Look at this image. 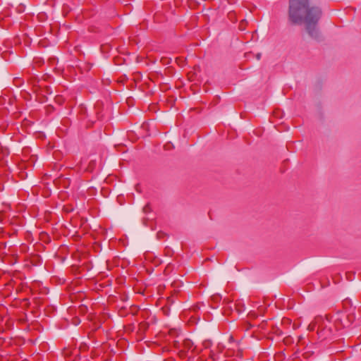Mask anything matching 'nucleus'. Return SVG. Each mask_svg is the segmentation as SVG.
Returning <instances> with one entry per match:
<instances>
[{"mask_svg": "<svg viewBox=\"0 0 361 361\" xmlns=\"http://www.w3.org/2000/svg\"><path fill=\"white\" fill-rule=\"evenodd\" d=\"M322 11L318 7H310L308 0H290L288 16L293 24L304 22L306 30L312 37H317L318 32L317 24L321 17Z\"/></svg>", "mask_w": 361, "mask_h": 361, "instance_id": "1", "label": "nucleus"}, {"mask_svg": "<svg viewBox=\"0 0 361 361\" xmlns=\"http://www.w3.org/2000/svg\"><path fill=\"white\" fill-rule=\"evenodd\" d=\"M170 343H172L173 346L178 350V354L181 359H189L198 354L201 350L194 345L191 340L188 338L181 341L173 339Z\"/></svg>", "mask_w": 361, "mask_h": 361, "instance_id": "2", "label": "nucleus"}, {"mask_svg": "<svg viewBox=\"0 0 361 361\" xmlns=\"http://www.w3.org/2000/svg\"><path fill=\"white\" fill-rule=\"evenodd\" d=\"M322 322V317H315L314 320L309 324L307 329L310 331H313L315 329H317V334L319 335V338H320L322 339H325L331 334V331H330V329H328V330L322 329L320 324H319Z\"/></svg>", "mask_w": 361, "mask_h": 361, "instance_id": "3", "label": "nucleus"}, {"mask_svg": "<svg viewBox=\"0 0 361 361\" xmlns=\"http://www.w3.org/2000/svg\"><path fill=\"white\" fill-rule=\"evenodd\" d=\"M180 282L174 281L171 286L173 288L172 290H171V295L167 298V302L169 304H173L174 302V298L176 297L179 293V290L177 289L180 287Z\"/></svg>", "mask_w": 361, "mask_h": 361, "instance_id": "4", "label": "nucleus"}, {"mask_svg": "<svg viewBox=\"0 0 361 361\" xmlns=\"http://www.w3.org/2000/svg\"><path fill=\"white\" fill-rule=\"evenodd\" d=\"M224 304H225L224 307V314H231L233 310H235L234 308V303H233L231 301H226V300H224Z\"/></svg>", "mask_w": 361, "mask_h": 361, "instance_id": "5", "label": "nucleus"}, {"mask_svg": "<svg viewBox=\"0 0 361 361\" xmlns=\"http://www.w3.org/2000/svg\"><path fill=\"white\" fill-rule=\"evenodd\" d=\"M149 328V323L147 322H142L139 324L138 331L140 334L145 333Z\"/></svg>", "mask_w": 361, "mask_h": 361, "instance_id": "6", "label": "nucleus"}, {"mask_svg": "<svg viewBox=\"0 0 361 361\" xmlns=\"http://www.w3.org/2000/svg\"><path fill=\"white\" fill-rule=\"evenodd\" d=\"M233 305L235 311H236L238 314H240L245 310L244 305L240 301L235 302Z\"/></svg>", "mask_w": 361, "mask_h": 361, "instance_id": "7", "label": "nucleus"}, {"mask_svg": "<svg viewBox=\"0 0 361 361\" xmlns=\"http://www.w3.org/2000/svg\"><path fill=\"white\" fill-rule=\"evenodd\" d=\"M13 84L16 87H20L23 84V80L21 78H15L13 79Z\"/></svg>", "mask_w": 361, "mask_h": 361, "instance_id": "8", "label": "nucleus"}, {"mask_svg": "<svg viewBox=\"0 0 361 361\" xmlns=\"http://www.w3.org/2000/svg\"><path fill=\"white\" fill-rule=\"evenodd\" d=\"M169 336L171 337V338H175L178 336V331L176 329H171L169 331Z\"/></svg>", "mask_w": 361, "mask_h": 361, "instance_id": "9", "label": "nucleus"}, {"mask_svg": "<svg viewBox=\"0 0 361 361\" xmlns=\"http://www.w3.org/2000/svg\"><path fill=\"white\" fill-rule=\"evenodd\" d=\"M94 165H95V161H90L87 169L89 171H92L93 170L94 167Z\"/></svg>", "mask_w": 361, "mask_h": 361, "instance_id": "10", "label": "nucleus"}, {"mask_svg": "<svg viewBox=\"0 0 361 361\" xmlns=\"http://www.w3.org/2000/svg\"><path fill=\"white\" fill-rule=\"evenodd\" d=\"M200 309V305L197 304V305L192 306L191 310H192L193 312H197Z\"/></svg>", "mask_w": 361, "mask_h": 361, "instance_id": "11", "label": "nucleus"}, {"mask_svg": "<svg viewBox=\"0 0 361 361\" xmlns=\"http://www.w3.org/2000/svg\"><path fill=\"white\" fill-rule=\"evenodd\" d=\"M44 92H45L46 93H47V94H50V93H51L50 90H49V87H47V86H46V87H44Z\"/></svg>", "mask_w": 361, "mask_h": 361, "instance_id": "12", "label": "nucleus"}, {"mask_svg": "<svg viewBox=\"0 0 361 361\" xmlns=\"http://www.w3.org/2000/svg\"><path fill=\"white\" fill-rule=\"evenodd\" d=\"M348 317L349 318L350 321H353V319H354V316L353 315H348Z\"/></svg>", "mask_w": 361, "mask_h": 361, "instance_id": "13", "label": "nucleus"}, {"mask_svg": "<svg viewBox=\"0 0 361 361\" xmlns=\"http://www.w3.org/2000/svg\"><path fill=\"white\" fill-rule=\"evenodd\" d=\"M251 326L252 325L250 324H247L246 330H248Z\"/></svg>", "mask_w": 361, "mask_h": 361, "instance_id": "14", "label": "nucleus"}, {"mask_svg": "<svg viewBox=\"0 0 361 361\" xmlns=\"http://www.w3.org/2000/svg\"><path fill=\"white\" fill-rule=\"evenodd\" d=\"M1 246H3L4 247H6V243H0V247H1Z\"/></svg>", "mask_w": 361, "mask_h": 361, "instance_id": "15", "label": "nucleus"}, {"mask_svg": "<svg viewBox=\"0 0 361 361\" xmlns=\"http://www.w3.org/2000/svg\"><path fill=\"white\" fill-rule=\"evenodd\" d=\"M29 82H30V83H31V84H32V83L34 82V81L32 80V79H30V80H29Z\"/></svg>", "mask_w": 361, "mask_h": 361, "instance_id": "16", "label": "nucleus"}, {"mask_svg": "<svg viewBox=\"0 0 361 361\" xmlns=\"http://www.w3.org/2000/svg\"><path fill=\"white\" fill-rule=\"evenodd\" d=\"M257 58L258 59H260V54H258L257 55Z\"/></svg>", "mask_w": 361, "mask_h": 361, "instance_id": "17", "label": "nucleus"}, {"mask_svg": "<svg viewBox=\"0 0 361 361\" xmlns=\"http://www.w3.org/2000/svg\"><path fill=\"white\" fill-rule=\"evenodd\" d=\"M300 340H302V337L301 336L299 337L298 341L300 342Z\"/></svg>", "mask_w": 361, "mask_h": 361, "instance_id": "18", "label": "nucleus"}]
</instances>
